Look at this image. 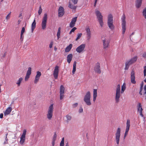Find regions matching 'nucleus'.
<instances>
[{
  "label": "nucleus",
  "instance_id": "obj_38",
  "mask_svg": "<svg viewBox=\"0 0 146 146\" xmlns=\"http://www.w3.org/2000/svg\"><path fill=\"white\" fill-rule=\"evenodd\" d=\"M64 138H62V140L60 143V146H64Z\"/></svg>",
  "mask_w": 146,
  "mask_h": 146
},
{
  "label": "nucleus",
  "instance_id": "obj_40",
  "mask_svg": "<svg viewBox=\"0 0 146 146\" xmlns=\"http://www.w3.org/2000/svg\"><path fill=\"white\" fill-rule=\"evenodd\" d=\"M77 28L76 27H73L71 30L70 31V33H69V34H71V33L73 32H74V31L76 30V29Z\"/></svg>",
  "mask_w": 146,
  "mask_h": 146
},
{
  "label": "nucleus",
  "instance_id": "obj_32",
  "mask_svg": "<svg viewBox=\"0 0 146 146\" xmlns=\"http://www.w3.org/2000/svg\"><path fill=\"white\" fill-rule=\"evenodd\" d=\"M23 80V78H20L17 82V84L18 85V86H19L20 84Z\"/></svg>",
  "mask_w": 146,
  "mask_h": 146
},
{
  "label": "nucleus",
  "instance_id": "obj_8",
  "mask_svg": "<svg viewBox=\"0 0 146 146\" xmlns=\"http://www.w3.org/2000/svg\"><path fill=\"white\" fill-rule=\"evenodd\" d=\"M47 14L45 13L44 14V16L42 18L41 23L42 29H44L46 28L47 19Z\"/></svg>",
  "mask_w": 146,
  "mask_h": 146
},
{
  "label": "nucleus",
  "instance_id": "obj_25",
  "mask_svg": "<svg viewBox=\"0 0 146 146\" xmlns=\"http://www.w3.org/2000/svg\"><path fill=\"white\" fill-rule=\"evenodd\" d=\"M36 23L35 19L33 21V23H32L31 25V31L33 33L34 29H35L36 27Z\"/></svg>",
  "mask_w": 146,
  "mask_h": 146
},
{
  "label": "nucleus",
  "instance_id": "obj_39",
  "mask_svg": "<svg viewBox=\"0 0 146 146\" xmlns=\"http://www.w3.org/2000/svg\"><path fill=\"white\" fill-rule=\"evenodd\" d=\"M78 105V103H76L73 104L72 105V108H75L77 107Z\"/></svg>",
  "mask_w": 146,
  "mask_h": 146
},
{
  "label": "nucleus",
  "instance_id": "obj_37",
  "mask_svg": "<svg viewBox=\"0 0 146 146\" xmlns=\"http://www.w3.org/2000/svg\"><path fill=\"white\" fill-rule=\"evenodd\" d=\"M77 17H75L72 18L71 22L75 24V23L77 21Z\"/></svg>",
  "mask_w": 146,
  "mask_h": 146
},
{
  "label": "nucleus",
  "instance_id": "obj_47",
  "mask_svg": "<svg viewBox=\"0 0 146 146\" xmlns=\"http://www.w3.org/2000/svg\"><path fill=\"white\" fill-rule=\"evenodd\" d=\"M142 57L144 59H146V52H144L142 54Z\"/></svg>",
  "mask_w": 146,
  "mask_h": 146
},
{
  "label": "nucleus",
  "instance_id": "obj_11",
  "mask_svg": "<svg viewBox=\"0 0 146 146\" xmlns=\"http://www.w3.org/2000/svg\"><path fill=\"white\" fill-rule=\"evenodd\" d=\"M121 129L120 128H118L115 133V140L117 143L118 144L119 141L120 136Z\"/></svg>",
  "mask_w": 146,
  "mask_h": 146
},
{
  "label": "nucleus",
  "instance_id": "obj_49",
  "mask_svg": "<svg viewBox=\"0 0 146 146\" xmlns=\"http://www.w3.org/2000/svg\"><path fill=\"white\" fill-rule=\"evenodd\" d=\"M83 108H82V107H80V108L79 110V113H82L83 112Z\"/></svg>",
  "mask_w": 146,
  "mask_h": 146
},
{
  "label": "nucleus",
  "instance_id": "obj_52",
  "mask_svg": "<svg viewBox=\"0 0 146 146\" xmlns=\"http://www.w3.org/2000/svg\"><path fill=\"white\" fill-rule=\"evenodd\" d=\"M53 44V42L52 41H51L49 45V47L50 48H51L52 47Z\"/></svg>",
  "mask_w": 146,
  "mask_h": 146
},
{
  "label": "nucleus",
  "instance_id": "obj_20",
  "mask_svg": "<svg viewBox=\"0 0 146 146\" xmlns=\"http://www.w3.org/2000/svg\"><path fill=\"white\" fill-rule=\"evenodd\" d=\"M86 36H92L91 32L89 27H87L85 29Z\"/></svg>",
  "mask_w": 146,
  "mask_h": 146
},
{
  "label": "nucleus",
  "instance_id": "obj_51",
  "mask_svg": "<svg viewBox=\"0 0 146 146\" xmlns=\"http://www.w3.org/2000/svg\"><path fill=\"white\" fill-rule=\"evenodd\" d=\"M64 94H60V99L61 100L63 98L64 95H63Z\"/></svg>",
  "mask_w": 146,
  "mask_h": 146
},
{
  "label": "nucleus",
  "instance_id": "obj_59",
  "mask_svg": "<svg viewBox=\"0 0 146 146\" xmlns=\"http://www.w3.org/2000/svg\"><path fill=\"white\" fill-rule=\"evenodd\" d=\"M55 141H52V146H54Z\"/></svg>",
  "mask_w": 146,
  "mask_h": 146
},
{
  "label": "nucleus",
  "instance_id": "obj_6",
  "mask_svg": "<svg viewBox=\"0 0 146 146\" xmlns=\"http://www.w3.org/2000/svg\"><path fill=\"white\" fill-rule=\"evenodd\" d=\"M125 19V16L124 14L123 15L121 18V20L122 21L121 26L123 34H124L125 33L126 27V22Z\"/></svg>",
  "mask_w": 146,
  "mask_h": 146
},
{
  "label": "nucleus",
  "instance_id": "obj_62",
  "mask_svg": "<svg viewBox=\"0 0 146 146\" xmlns=\"http://www.w3.org/2000/svg\"><path fill=\"white\" fill-rule=\"evenodd\" d=\"M57 48L56 47H55L54 48V50L55 51H56L57 50Z\"/></svg>",
  "mask_w": 146,
  "mask_h": 146
},
{
  "label": "nucleus",
  "instance_id": "obj_57",
  "mask_svg": "<svg viewBox=\"0 0 146 146\" xmlns=\"http://www.w3.org/2000/svg\"><path fill=\"white\" fill-rule=\"evenodd\" d=\"M10 17V16H9V15H7L6 17V19L7 20H8L9 19Z\"/></svg>",
  "mask_w": 146,
  "mask_h": 146
},
{
  "label": "nucleus",
  "instance_id": "obj_55",
  "mask_svg": "<svg viewBox=\"0 0 146 146\" xmlns=\"http://www.w3.org/2000/svg\"><path fill=\"white\" fill-rule=\"evenodd\" d=\"M76 61H75L74 62V63H73V68H76Z\"/></svg>",
  "mask_w": 146,
  "mask_h": 146
},
{
  "label": "nucleus",
  "instance_id": "obj_27",
  "mask_svg": "<svg viewBox=\"0 0 146 146\" xmlns=\"http://www.w3.org/2000/svg\"><path fill=\"white\" fill-rule=\"evenodd\" d=\"M68 7L71 9L75 10L76 9L77 6H75L74 5L72 4L70 2L69 3Z\"/></svg>",
  "mask_w": 146,
  "mask_h": 146
},
{
  "label": "nucleus",
  "instance_id": "obj_5",
  "mask_svg": "<svg viewBox=\"0 0 146 146\" xmlns=\"http://www.w3.org/2000/svg\"><path fill=\"white\" fill-rule=\"evenodd\" d=\"M53 110V104H52L49 107L46 114L47 118L49 120H51L52 118Z\"/></svg>",
  "mask_w": 146,
  "mask_h": 146
},
{
  "label": "nucleus",
  "instance_id": "obj_15",
  "mask_svg": "<svg viewBox=\"0 0 146 146\" xmlns=\"http://www.w3.org/2000/svg\"><path fill=\"white\" fill-rule=\"evenodd\" d=\"M85 44H82L78 46L76 49V51L78 53L82 52L84 49L85 47Z\"/></svg>",
  "mask_w": 146,
  "mask_h": 146
},
{
  "label": "nucleus",
  "instance_id": "obj_30",
  "mask_svg": "<svg viewBox=\"0 0 146 146\" xmlns=\"http://www.w3.org/2000/svg\"><path fill=\"white\" fill-rule=\"evenodd\" d=\"M60 27H59L58 29V32L57 33V37L58 39L60 37Z\"/></svg>",
  "mask_w": 146,
  "mask_h": 146
},
{
  "label": "nucleus",
  "instance_id": "obj_33",
  "mask_svg": "<svg viewBox=\"0 0 146 146\" xmlns=\"http://www.w3.org/2000/svg\"><path fill=\"white\" fill-rule=\"evenodd\" d=\"M142 13L143 16L146 19V7L143 9Z\"/></svg>",
  "mask_w": 146,
  "mask_h": 146
},
{
  "label": "nucleus",
  "instance_id": "obj_4",
  "mask_svg": "<svg viewBox=\"0 0 146 146\" xmlns=\"http://www.w3.org/2000/svg\"><path fill=\"white\" fill-rule=\"evenodd\" d=\"M137 56H135L129 60H127L125 63V69L127 70L129 68V66L134 63L137 60Z\"/></svg>",
  "mask_w": 146,
  "mask_h": 146
},
{
  "label": "nucleus",
  "instance_id": "obj_31",
  "mask_svg": "<svg viewBox=\"0 0 146 146\" xmlns=\"http://www.w3.org/2000/svg\"><path fill=\"white\" fill-rule=\"evenodd\" d=\"M66 117L67 119L66 121L67 122H68L72 119L71 116L68 115H66Z\"/></svg>",
  "mask_w": 146,
  "mask_h": 146
},
{
  "label": "nucleus",
  "instance_id": "obj_3",
  "mask_svg": "<svg viewBox=\"0 0 146 146\" xmlns=\"http://www.w3.org/2000/svg\"><path fill=\"white\" fill-rule=\"evenodd\" d=\"M91 93L90 91L87 92L84 96L83 100L87 106H90L92 104L90 100Z\"/></svg>",
  "mask_w": 146,
  "mask_h": 146
},
{
  "label": "nucleus",
  "instance_id": "obj_45",
  "mask_svg": "<svg viewBox=\"0 0 146 146\" xmlns=\"http://www.w3.org/2000/svg\"><path fill=\"white\" fill-rule=\"evenodd\" d=\"M75 24L74 23H73L71 21L70 23V27L71 28H72L74 27L75 26Z\"/></svg>",
  "mask_w": 146,
  "mask_h": 146
},
{
  "label": "nucleus",
  "instance_id": "obj_26",
  "mask_svg": "<svg viewBox=\"0 0 146 146\" xmlns=\"http://www.w3.org/2000/svg\"><path fill=\"white\" fill-rule=\"evenodd\" d=\"M72 44H70L68 46H67L65 49V52H67L70 51L72 47Z\"/></svg>",
  "mask_w": 146,
  "mask_h": 146
},
{
  "label": "nucleus",
  "instance_id": "obj_50",
  "mask_svg": "<svg viewBox=\"0 0 146 146\" xmlns=\"http://www.w3.org/2000/svg\"><path fill=\"white\" fill-rule=\"evenodd\" d=\"M74 4H76L78 2V0H71Z\"/></svg>",
  "mask_w": 146,
  "mask_h": 146
},
{
  "label": "nucleus",
  "instance_id": "obj_10",
  "mask_svg": "<svg viewBox=\"0 0 146 146\" xmlns=\"http://www.w3.org/2000/svg\"><path fill=\"white\" fill-rule=\"evenodd\" d=\"M26 132V130L24 129L23 131V133L21 137L19 143L21 145H23L25 141Z\"/></svg>",
  "mask_w": 146,
  "mask_h": 146
},
{
  "label": "nucleus",
  "instance_id": "obj_34",
  "mask_svg": "<svg viewBox=\"0 0 146 146\" xmlns=\"http://www.w3.org/2000/svg\"><path fill=\"white\" fill-rule=\"evenodd\" d=\"M126 88V87L125 85H123L121 86V93L122 94L125 90Z\"/></svg>",
  "mask_w": 146,
  "mask_h": 146
},
{
  "label": "nucleus",
  "instance_id": "obj_14",
  "mask_svg": "<svg viewBox=\"0 0 146 146\" xmlns=\"http://www.w3.org/2000/svg\"><path fill=\"white\" fill-rule=\"evenodd\" d=\"M59 72V67L58 66H56L54 71L53 76L55 79L58 78V74Z\"/></svg>",
  "mask_w": 146,
  "mask_h": 146
},
{
  "label": "nucleus",
  "instance_id": "obj_58",
  "mask_svg": "<svg viewBox=\"0 0 146 146\" xmlns=\"http://www.w3.org/2000/svg\"><path fill=\"white\" fill-rule=\"evenodd\" d=\"M3 114L2 113H1L0 114V118H3Z\"/></svg>",
  "mask_w": 146,
  "mask_h": 146
},
{
  "label": "nucleus",
  "instance_id": "obj_48",
  "mask_svg": "<svg viewBox=\"0 0 146 146\" xmlns=\"http://www.w3.org/2000/svg\"><path fill=\"white\" fill-rule=\"evenodd\" d=\"M143 82L141 84V86L140 88V91H142L143 89Z\"/></svg>",
  "mask_w": 146,
  "mask_h": 146
},
{
  "label": "nucleus",
  "instance_id": "obj_7",
  "mask_svg": "<svg viewBox=\"0 0 146 146\" xmlns=\"http://www.w3.org/2000/svg\"><path fill=\"white\" fill-rule=\"evenodd\" d=\"M121 96L120 94V85H117L116 88L115 96V100L116 103H118L119 101V99Z\"/></svg>",
  "mask_w": 146,
  "mask_h": 146
},
{
  "label": "nucleus",
  "instance_id": "obj_35",
  "mask_svg": "<svg viewBox=\"0 0 146 146\" xmlns=\"http://www.w3.org/2000/svg\"><path fill=\"white\" fill-rule=\"evenodd\" d=\"M82 34L81 33H78L77 35V37L76 38L75 40L77 41L78 39H79L81 37Z\"/></svg>",
  "mask_w": 146,
  "mask_h": 146
},
{
  "label": "nucleus",
  "instance_id": "obj_1",
  "mask_svg": "<svg viewBox=\"0 0 146 146\" xmlns=\"http://www.w3.org/2000/svg\"><path fill=\"white\" fill-rule=\"evenodd\" d=\"M113 23V16L111 14H109L107 17V24L108 27L111 30H113L114 28V26Z\"/></svg>",
  "mask_w": 146,
  "mask_h": 146
},
{
  "label": "nucleus",
  "instance_id": "obj_19",
  "mask_svg": "<svg viewBox=\"0 0 146 146\" xmlns=\"http://www.w3.org/2000/svg\"><path fill=\"white\" fill-rule=\"evenodd\" d=\"M58 11V16L60 17H62L64 15V13L63 8L61 6L59 7Z\"/></svg>",
  "mask_w": 146,
  "mask_h": 146
},
{
  "label": "nucleus",
  "instance_id": "obj_46",
  "mask_svg": "<svg viewBox=\"0 0 146 146\" xmlns=\"http://www.w3.org/2000/svg\"><path fill=\"white\" fill-rule=\"evenodd\" d=\"M8 135V133H6V137H5V139L6 141H5L4 142V144H7V136Z\"/></svg>",
  "mask_w": 146,
  "mask_h": 146
},
{
  "label": "nucleus",
  "instance_id": "obj_28",
  "mask_svg": "<svg viewBox=\"0 0 146 146\" xmlns=\"http://www.w3.org/2000/svg\"><path fill=\"white\" fill-rule=\"evenodd\" d=\"M65 88L63 85H61L60 87V94H64V92Z\"/></svg>",
  "mask_w": 146,
  "mask_h": 146
},
{
  "label": "nucleus",
  "instance_id": "obj_53",
  "mask_svg": "<svg viewBox=\"0 0 146 146\" xmlns=\"http://www.w3.org/2000/svg\"><path fill=\"white\" fill-rule=\"evenodd\" d=\"M76 70V68H73V70L72 71V73L73 74H74Z\"/></svg>",
  "mask_w": 146,
  "mask_h": 146
},
{
  "label": "nucleus",
  "instance_id": "obj_24",
  "mask_svg": "<svg viewBox=\"0 0 146 146\" xmlns=\"http://www.w3.org/2000/svg\"><path fill=\"white\" fill-rule=\"evenodd\" d=\"M97 96V90L96 89H94L93 91V101L95 102Z\"/></svg>",
  "mask_w": 146,
  "mask_h": 146
},
{
  "label": "nucleus",
  "instance_id": "obj_22",
  "mask_svg": "<svg viewBox=\"0 0 146 146\" xmlns=\"http://www.w3.org/2000/svg\"><path fill=\"white\" fill-rule=\"evenodd\" d=\"M12 110V108L11 107H8L5 111L4 112L5 115H7L9 114Z\"/></svg>",
  "mask_w": 146,
  "mask_h": 146
},
{
  "label": "nucleus",
  "instance_id": "obj_13",
  "mask_svg": "<svg viewBox=\"0 0 146 146\" xmlns=\"http://www.w3.org/2000/svg\"><path fill=\"white\" fill-rule=\"evenodd\" d=\"M130 78L131 82L132 84H136V82L135 80V72L133 70H131Z\"/></svg>",
  "mask_w": 146,
  "mask_h": 146
},
{
  "label": "nucleus",
  "instance_id": "obj_29",
  "mask_svg": "<svg viewBox=\"0 0 146 146\" xmlns=\"http://www.w3.org/2000/svg\"><path fill=\"white\" fill-rule=\"evenodd\" d=\"M137 111L139 112L140 115L142 117H143V115L142 114V111L143 110V109L142 108H139V110H137Z\"/></svg>",
  "mask_w": 146,
  "mask_h": 146
},
{
  "label": "nucleus",
  "instance_id": "obj_23",
  "mask_svg": "<svg viewBox=\"0 0 146 146\" xmlns=\"http://www.w3.org/2000/svg\"><path fill=\"white\" fill-rule=\"evenodd\" d=\"M73 57V55L72 54H70L68 55L67 57V62L68 63H70L72 60Z\"/></svg>",
  "mask_w": 146,
  "mask_h": 146
},
{
  "label": "nucleus",
  "instance_id": "obj_16",
  "mask_svg": "<svg viewBox=\"0 0 146 146\" xmlns=\"http://www.w3.org/2000/svg\"><path fill=\"white\" fill-rule=\"evenodd\" d=\"M94 69L95 72L99 74L101 73V71L100 70V67L99 63L98 62L96 64Z\"/></svg>",
  "mask_w": 146,
  "mask_h": 146
},
{
  "label": "nucleus",
  "instance_id": "obj_43",
  "mask_svg": "<svg viewBox=\"0 0 146 146\" xmlns=\"http://www.w3.org/2000/svg\"><path fill=\"white\" fill-rule=\"evenodd\" d=\"M56 133H54V134L52 139V141H55L56 138Z\"/></svg>",
  "mask_w": 146,
  "mask_h": 146
},
{
  "label": "nucleus",
  "instance_id": "obj_18",
  "mask_svg": "<svg viewBox=\"0 0 146 146\" xmlns=\"http://www.w3.org/2000/svg\"><path fill=\"white\" fill-rule=\"evenodd\" d=\"M31 67H29L28 70L27 72L26 75L25 80L27 81L29 78L31 74Z\"/></svg>",
  "mask_w": 146,
  "mask_h": 146
},
{
  "label": "nucleus",
  "instance_id": "obj_21",
  "mask_svg": "<svg viewBox=\"0 0 146 146\" xmlns=\"http://www.w3.org/2000/svg\"><path fill=\"white\" fill-rule=\"evenodd\" d=\"M142 0H136L135 1V6L137 8H139L141 5Z\"/></svg>",
  "mask_w": 146,
  "mask_h": 146
},
{
  "label": "nucleus",
  "instance_id": "obj_44",
  "mask_svg": "<svg viewBox=\"0 0 146 146\" xmlns=\"http://www.w3.org/2000/svg\"><path fill=\"white\" fill-rule=\"evenodd\" d=\"M137 108V110H139V108H142V106L140 103H138Z\"/></svg>",
  "mask_w": 146,
  "mask_h": 146
},
{
  "label": "nucleus",
  "instance_id": "obj_17",
  "mask_svg": "<svg viewBox=\"0 0 146 146\" xmlns=\"http://www.w3.org/2000/svg\"><path fill=\"white\" fill-rule=\"evenodd\" d=\"M41 75V74L40 72L38 71L36 72V74L34 81L35 84H36L38 82Z\"/></svg>",
  "mask_w": 146,
  "mask_h": 146
},
{
  "label": "nucleus",
  "instance_id": "obj_41",
  "mask_svg": "<svg viewBox=\"0 0 146 146\" xmlns=\"http://www.w3.org/2000/svg\"><path fill=\"white\" fill-rule=\"evenodd\" d=\"M42 9H41V6H40L39 7V9L38 12V14L39 15H40L41 14L42 12Z\"/></svg>",
  "mask_w": 146,
  "mask_h": 146
},
{
  "label": "nucleus",
  "instance_id": "obj_60",
  "mask_svg": "<svg viewBox=\"0 0 146 146\" xmlns=\"http://www.w3.org/2000/svg\"><path fill=\"white\" fill-rule=\"evenodd\" d=\"M142 91H140V90H139V94L141 95H142V93L141 92Z\"/></svg>",
  "mask_w": 146,
  "mask_h": 146
},
{
  "label": "nucleus",
  "instance_id": "obj_2",
  "mask_svg": "<svg viewBox=\"0 0 146 146\" xmlns=\"http://www.w3.org/2000/svg\"><path fill=\"white\" fill-rule=\"evenodd\" d=\"M95 14L100 25L101 27H103L104 25L103 19L101 13L99 11L96 10L95 11Z\"/></svg>",
  "mask_w": 146,
  "mask_h": 146
},
{
  "label": "nucleus",
  "instance_id": "obj_56",
  "mask_svg": "<svg viewBox=\"0 0 146 146\" xmlns=\"http://www.w3.org/2000/svg\"><path fill=\"white\" fill-rule=\"evenodd\" d=\"M98 0H95L94 3V6L95 7L96 6V5L97 3V2Z\"/></svg>",
  "mask_w": 146,
  "mask_h": 146
},
{
  "label": "nucleus",
  "instance_id": "obj_36",
  "mask_svg": "<svg viewBox=\"0 0 146 146\" xmlns=\"http://www.w3.org/2000/svg\"><path fill=\"white\" fill-rule=\"evenodd\" d=\"M25 31V28L24 27H23L22 29V30H21V39L22 38V35H23V33H24Z\"/></svg>",
  "mask_w": 146,
  "mask_h": 146
},
{
  "label": "nucleus",
  "instance_id": "obj_42",
  "mask_svg": "<svg viewBox=\"0 0 146 146\" xmlns=\"http://www.w3.org/2000/svg\"><path fill=\"white\" fill-rule=\"evenodd\" d=\"M143 74L144 76L145 77L146 76V66H145L144 67Z\"/></svg>",
  "mask_w": 146,
  "mask_h": 146
},
{
  "label": "nucleus",
  "instance_id": "obj_64",
  "mask_svg": "<svg viewBox=\"0 0 146 146\" xmlns=\"http://www.w3.org/2000/svg\"><path fill=\"white\" fill-rule=\"evenodd\" d=\"M5 56V54L4 53V54L3 55V57L4 58Z\"/></svg>",
  "mask_w": 146,
  "mask_h": 146
},
{
  "label": "nucleus",
  "instance_id": "obj_61",
  "mask_svg": "<svg viewBox=\"0 0 146 146\" xmlns=\"http://www.w3.org/2000/svg\"><path fill=\"white\" fill-rule=\"evenodd\" d=\"M144 89L145 91H146V85H145L144 87Z\"/></svg>",
  "mask_w": 146,
  "mask_h": 146
},
{
  "label": "nucleus",
  "instance_id": "obj_12",
  "mask_svg": "<svg viewBox=\"0 0 146 146\" xmlns=\"http://www.w3.org/2000/svg\"><path fill=\"white\" fill-rule=\"evenodd\" d=\"M130 125V120L129 119H127V120L125 132L124 134V138H125L128 134V132L129 129Z\"/></svg>",
  "mask_w": 146,
  "mask_h": 146
},
{
  "label": "nucleus",
  "instance_id": "obj_9",
  "mask_svg": "<svg viewBox=\"0 0 146 146\" xmlns=\"http://www.w3.org/2000/svg\"><path fill=\"white\" fill-rule=\"evenodd\" d=\"M102 40L103 42V48L106 49L109 47L110 43V40L108 38L102 37Z\"/></svg>",
  "mask_w": 146,
  "mask_h": 146
},
{
  "label": "nucleus",
  "instance_id": "obj_54",
  "mask_svg": "<svg viewBox=\"0 0 146 146\" xmlns=\"http://www.w3.org/2000/svg\"><path fill=\"white\" fill-rule=\"evenodd\" d=\"M92 36H86L87 40L88 41L90 40V39Z\"/></svg>",
  "mask_w": 146,
  "mask_h": 146
},
{
  "label": "nucleus",
  "instance_id": "obj_63",
  "mask_svg": "<svg viewBox=\"0 0 146 146\" xmlns=\"http://www.w3.org/2000/svg\"><path fill=\"white\" fill-rule=\"evenodd\" d=\"M21 22V21L19 20L18 21V24H19Z\"/></svg>",
  "mask_w": 146,
  "mask_h": 146
}]
</instances>
